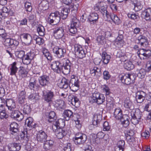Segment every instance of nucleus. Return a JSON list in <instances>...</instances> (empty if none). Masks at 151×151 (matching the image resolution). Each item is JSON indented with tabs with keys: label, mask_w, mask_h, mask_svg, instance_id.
Here are the masks:
<instances>
[{
	"label": "nucleus",
	"mask_w": 151,
	"mask_h": 151,
	"mask_svg": "<svg viewBox=\"0 0 151 151\" xmlns=\"http://www.w3.org/2000/svg\"><path fill=\"white\" fill-rule=\"evenodd\" d=\"M38 81L40 84L42 86L47 85L49 83V77L46 75H43L40 76L38 78Z\"/></svg>",
	"instance_id": "obj_19"
},
{
	"label": "nucleus",
	"mask_w": 151,
	"mask_h": 151,
	"mask_svg": "<svg viewBox=\"0 0 151 151\" xmlns=\"http://www.w3.org/2000/svg\"><path fill=\"white\" fill-rule=\"evenodd\" d=\"M93 119L92 124L91 125L89 128L93 127V128H95L99 126L100 122L102 120L101 115L100 114H95L93 116Z\"/></svg>",
	"instance_id": "obj_12"
},
{
	"label": "nucleus",
	"mask_w": 151,
	"mask_h": 151,
	"mask_svg": "<svg viewBox=\"0 0 151 151\" xmlns=\"http://www.w3.org/2000/svg\"><path fill=\"white\" fill-rule=\"evenodd\" d=\"M109 18H110L112 21L115 23H118L119 21V19L118 17L115 14H112L108 16Z\"/></svg>",
	"instance_id": "obj_54"
},
{
	"label": "nucleus",
	"mask_w": 151,
	"mask_h": 151,
	"mask_svg": "<svg viewBox=\"0 0 151 151\" xmlns=\"http://www.w3.org/2000/svg\"><path fill=\"white\" fill-rule=\"evenodd\" d=\"M31 111V109L30 106L27 104L24 105L23 109V113L26 114H28Z\"/></svg>",
	"instance_id": "obj_55"
},
{
	"label": "nucleus",
	"mask_w": 151,
	"mask_h": 151,
	"mask_svg": "<svg viewBox=\"0 0 151 151\" xmlns=\"http://www.w3.org/2000/svg\"><path fill=\"white\" fill-rule=\"evenodd\" d=\"M24 6L26 11L31 12L32 9L31 4L29 2H26L25 3Z\"/></svg>",
	"instance_id": "obj_63"
},
{
	"label": "nucleus",
	"mask_w": 151,
	"mask_h": 151,
	"mask_svg": "<svg viewBox=\"0 0 151 151\" xmlns=\"http://www.w3.org/2000/svg\"><path fill=\"white\" fill-rule=\"evenodd\" d=\"M0 36L3 40L7 37V34L5 32L4 29H0Z\"/></svg>",
	"instance_id": "obj_62"
},
{
	"label": "nucleus",
	"mask_w": 151,
	"mask_h": 151,
	"mask_svg": "<svg viewBox=\"0 0 151 151\" xmlns=\"http://www.w3.org/2000/svg\"><path fill=\"white\" fill-rule=\"evenodd\" d=\"M71 22L69 29L70 33L71 34V35H72V34H76L77 33V28L79 27L80 22L74 15L71 16Z\"/></svg>",
	"instance_id": "obj_2"
},
{
	"label": "nucleus",
	"mask_w": 151,
	"mask_h": 151,
	"mask_svg": "<svg viewBox=\"0 0 151 151\" xmlns=\"http://www.w3.org/2000/svg\"><path fill=\"white\" fill-rule=\"evenodd\" d=\"M24 55V51L22 50L17 51L15 52V55L16 57L22 59Z\"/></svg>",
	"instance_id": "obj_57"
},
{
	"label": "nucleus",
	"mask_w": 151,
	"mask_h": 151,
	"mask_svg": "<svg viewBox=\"0 0 151 151\" xmlns=\"http://www.w3.org/2000/svg\"><path fill=\"white\" fill-rule=\"evenodd\" d=\"M43 95L44 100L49 104L52 101L55 96L54 92L50 90L43 92Z\"/></svg>",
	"instance_id": "obj_11"
},
{
	"label": "nucleus",
	"mask_w": 151,
	"mask_h": 151,
	"mask_svg": "<svg viewBox=\"0 0 151 151\" xmlns=\"http://www.w3.org/2000/svg\"><path fill=\"white\" fill-rule=\"evenodd\" d=\"M8 116V115L6 114L4 110L0 111V118L1 119H2L4 118L6 119Z\"/></svg>",
	"instance_id": "obj_64"
},
{
	"label": "nucleus",
	"mask_w": 151,
	"mask_h": 151,
	"mask_svg": "<svg viewBox=\"0 0 151 151\" xmlns=\"http://www.w3.org/2000/svg\"><path fill=\"white\" fill-rule=\"evenodd\" d=\"M124 32L123 30H119L118 32V36L115 40V44L119 48L122 47L124 44Z\"/></svg>",
	"instance_id": "obj_5"
},
{
	"label": "nucleus",
	"mask_w": 151,
	"mask_h": 151,
	"mask_svg": "<svg viewBox=\"0 0 151 151\" xmlns=\"http://www.w3.org/2000/svg\"><path fill=\"white\" fill-rule=\"evenodd\" d=\"M18 69L17 66V63L15 62H13L10 65V75L12 76L15 75Z\"/></svg>",
	"instance_id": "obj_39"
},
{
	"label": "nucleus",
	"mask_w": 151,
	"mask_h": 151,
	"mask_svg": "<svg viewBox=\"0 0 151 151\" xmlns=\"http://www.w3.org/2000/svg\"><path fill=\"white\" fill-rule=\"evenodd\" d=\"M62 65L58 61L52 62L51 65V68L55 72L60 73L62 71Z\"/></svg>",
	"instance_id": "obj_16"
},
{
	"label": "nucleus",
	"mask_w": 151,
	"mask_h": 151,
	"mask_svg": "<svg viewBox=\"0 0 151 151\" xmlns=\"http://www.w3.org/2000/svg\"><path fill=\"white\" fill-rule=\"evenodd\" d=\"M87 139V137L85 136L82 137V138L74 139V141L76 144H81L84 143Z\"/></svg>",
	"instance_id": "obj_53"
},
{
	"label": "nucleus",
	"mask_w": 151,
	"mask_h": 151,
	"mask_svg": "<svg viewBox=\"0 0 151 151\" xmlns=\"http://www.w3.org/2000/svg\"><path fill=\"white\" fill-rule=\"evenodd\" d=\"M75 51L76 55L79 58L82 59L86 56V52L82 46L78 44L74 45Z\"/></svg>",
	"instance_id": "obj_9"
},
{
	"label": "nucleus",
	"mask_w": 151,
	"mask_h": 151,
	"mask_svg": "<svg viewBox=\"0 0 151 151\" xmlns=\"http://www.w3.org/2000/svg\"><path fill=\"white\" fill-rule=\"evenodd\" d=\"M22 61L24 64L28 65L30 64L31 62V60L28 58V56L26 55H24L22 58Z\"/></svg>",
	"instance_id": "obj_56"
},
{
	"label": "nucleus",
	"mask_w": 151,
	"mask_h": 151,
	"mask_svg": "<svg viewBox=\"0 0 151 151\" xmlns=\"http://www.w3.org/2000/svg\"><path fill=\"white\" fill-rule=\"evenodd\" d=\"M19 68L18 73L19 76L22 78L26 77L28 73V68L23 66L20 67Z\"/></svg>",
	"instance_id": "obj_35"
},
{
	"label": "nucleus",
	"mask_w": 151,
	"mask_h": 151,
	"mask_svg": "<svg viewBox=\"0 0 151 151\" xmlns=\"http://www.w3.org/2000/svg\"><path fill=\"white\" fill-rule=\"evenodd\" d=\"M69 101H71V103L76 107H78L80 104V102L78 99L75 96L72 95L69 96Z\"/></svg>",
	"instance_id": "obj_26"
},
{
	"label": "nucleus",
	"mask_w": 151,
	"mask_h": 151,
	"mask_svg": "<svg viewBox=\"0 0 151 151\" xmlns=\"http://www.w3.org/2000/svg\"><path fill=\"white\" fill-rule=\"evenodd\" d=\"M7 146L10 151H19L21 148L20 144L16 143H9Z\"/></svg>",
	"instance_id": "obj_23"
},
{
	"label": "nucleus",
	"mask_w": 151,
	"mask_h": 151,
	"mask_svg": "<svg viewBox=\"0 0 151 151\" xmlns=\"http://www.w3.org/2000/svg\"><path fill=\"white\" fill-rule=\"evenodd\" d=\"M102 60L103 63L105 64H107L109 61L111 56L108 55L105 52H103L101 55Z\"/></svg>",
	"instance_id": "obj_40"
},
{
	"label": "nucleus",
	"mask_w": 151,
	"mask_h": 151,
	"mask_svg": "<svg viewBox=\"0 0 151 151\" xmlns=\"http://www.w3.org/2000/svg\"><path fill=\"white\" fill-rule=\"evenodd\" d=\"M18 125L17 123L15 122L11 123L10 125V131L12 134L17 133L18 131Z\"/></svg>",
	"instance_id": "obj_38"
},
{
	"label": "nucleus",
	"mask_w": 151,
	"mask_h": 151,
	"mask_svg": "<svg viewBox=\"0 0 151 151\" xmlns=\"http://www.w3.org/2000/svg\"><path fill=\"white\" fill-rule=\"evenodd\" d=\"M120 79L124 84L129 85L133 83V75L127 73L120 76Z\"/></svg>",
	"instance_id": "obj_6"
},
{
	"label": "nucleus",
	"mask_w": 151,
	"mask_h": 151,
	"mask_svg": "<svg viewBox=\"0 0 151 151\" xmlns=\"http://www.w3.org/2000/svg\"><path fill=\"white\" fill-rule=\"evenodd\" d=\"M146 96V93L143 91L137 93L136 96L137 102L139 103L142 102L145 100Z\"/></svg>",
	"instance_id": "obj_29"
},
{
	"label": "nucleus",
	"mask_w": 151,
	"mask_h": 151,
	"mask_svg": "<svg viewBox=\"0 0 151 151\" xmlns=\"http://www.w3.org/2000/svg\"><path fill=\"white\" fill-rule=\"evenodd\" d=\"M129 117L127 115H124V116L120 121L124 127H127L129 124Z\"/></svg>",
	"instance_id": "obj_45"
},
{
	"label": "nucleus",
	"mask_w": 151,
	"mask_h": 151,
	"mask_svg": "<svg viewBox=\"0 0 151 151\" xmlns=\"http://www.w3.org/2000/svg\"><path fill=\"white\" fill-rule=\"evenodd\" d=\"M24 44L26 45H29L32 40V37L28 33H23L20 35Z\"/></svg>",
	"instance_id": "obj_21"
},
{
	"label": "nucleus",
	"mask_w": 151,
	"mask_h": 151,
	"mask_svg": "<svg viewBox=\"0 0 151 151\" xmlns=\"http://www.w3.org/2000/svg\"><path fill=\"white\" fill-rule=\"evenodd\" d=\"M89 100L90 103H96L98 104H101L104 101L105 97L102 94L94 93L92 96L89 98Z\"/></svg>",
	"instance_id": "obj_3"
},
{
	"label": "nucleus",
	"mask_w": 151,
	"mask_h": 151,
	"mask_svg": "<svg viewBox=\"0 0 151 151\" xmlns=\"http://www.w3.org/2000/svg\"><path fill=\"white\" fill-rule=\"evenodd\" d=\"M9 11V9L7 7L3 6L1 10H0V18H2L4 16L3 13H7Z\"/></svg>",
	"instance_id": "obj_58"
},
{
	"label": "nucleus",
	"mask_w": 151,
	"mask_h": 151,
	"mask_svg": "<svg viewBox=\"0 0 151 151\" xmlns=\"http://www.w3.org/2000/svg\"><path fill=\"white\" fill-rule=\"evenodd\" d=\"M105 38L102 35V33L101 32V33L99 34V35L97 36L96 39L98 42L100 44H102L103 42V41Z\"/></svg>",
	"instance_id": "obj_59"
},
{
	"label": "nucleus",
	"mask_w": 151,
	"mask_h": 151,
	"mask_svg": "<svg viewBox=\"0 0 151 151\" xmlns=\"http://www.w3.org/2000/svg\"><path fill=\"white\" fill-rule=\"evenodd\" d=\"M70 81L63 78L61 80L60 82L58 83V86L60 88H67L68 86H69Z\"/></svg>",
	"instance_id": "obj_30"
},
{
	"label": "nucleus",
	"mask_w": 151,
	"mask_h": 151,
	"mask_svg": "<svg viewBox=\"0 0 151 151\" xmlns=\"http://www.w3.org/2000/svg\"><path fill=\"white\" fill-rule=\"evenodd\" d=\"M37 31L39 35L40 36H43L45 35V29L43 26L39 25L37 27Z\"/></svg>",
	"instance_id": "obj_51"
},
{
	"label": "nucleus",
	"mask_w": 151,
	"mask_h": 151,
	"mask_svg": "<svg viewBox=\"0 0 151 151\" xmlns=\"http://www.w3.org/2000/svg\"><path fill=\"white\" fill-rule=\"evenodd\" d=\"M52 50L55 56L59 58H64L66 54V50L64 48L55 46L53 48Z\"/></svg>",
	"instance_id": "obj_8"
},
{
	"label": "nucleus",
	"mask_w": 151,
	"mask_h": 151,
	"mask_svg": "<svg viewBox=\"0 0 151 151\" xmlns=\"http://www.w3.org/2000/svg\"><path fill=\"white\" fill-rule=\"evenodd\" d=\"M54 142L52 140H46L43 145V147L45 151H47L52 149L54 146Z\"/></svg>",
	"instance_id": "obj_20"
},
{
	"label": "nucleus",
	"mask_w": 151,
	"mask_h": 151,
	"mask_svg": "<svg viewBox=\"0 0 151 151\" xmlns=\"http://www.w3.org/2000/svg\"><path fill=\"white\" fill-rule=\"evenodd\" d=\"M6 106L8 109L11 111L13 110L15 108V104L12 99H7L6 100Z\"/></svg>",
	"instance_id": "obj_36"
},
{
	"label": "nucleus",
	"mask_w": 151,
	"mask_h": 151,
	"mask_svg": "<svg viewBox=\"0 0 151 151\" xmlns=\"http://www.w3.org/2000/svg\"><path fill=\"white\" fill-rule=\"evenodd\" d=\"M4 40V44L6 47H8L10 46H17L19 44L18 41L10 38H7L6 37Z\"/></svg>",
	"instance_id": "obj_18"
},
{
	"label": "nucleus",
	"mask_w": 151,
	"mask_h": 151,
	"mask_svg": "<svg viewBox=\"0 0 151 151\" xmlns=\"http://www.w3.org/2000/svg\"><path fill=\"white\" fill-rule=\"evenodd\" d=\"M37 83V81L36 79L34 77H31L29 80L28 87L31 90L37 91L39 87Z\"/></svg>",
	"instance_id": "obj_15"
},
{
	"label": "nucleus",
	"mask_w": 151,
	"mask_h": 151,
	"mask_svg": "<svg viewBox=\"0 0 151 151\" xmlns=\"http://www.w3.org/2000/svg\"><path fill=\"white\" fill-rule=\"evenodd\" d=\"M99 19V15L96 13H92L88 17V20L91 24H94L96 23Z\"/></svg>",
	"instance_id": "obj_25"
},
{
	"label": "nucleus",
	"mask_w": 151,
	"mask_h": 151,
	"mask_svg": "<svg viewBox=\"0 0 151 151\" xmlns=\"http://www.w3.org/2000/svg\"><path fill=\"white\" fill-rule=\"evenodd\" d=\"M95 136L96 137V138L95 139L94 141L97 144L99 143L100 141L99 139H101L102 141L103 140H105L106 141H107V140L105 139V137L107 135L105 134L104 133L102 132H98L96 135L94 134Z\"/></svg>",
	"instance_id": "obj_33"
},
{
	"label": "nucleus",
	"mask_w": 151,
	"mask_h": 151,
	"mask_svg": "<svg viewBox=\"0 0 151 151\" xmlns=\"http://www.w3.org/2000/svg\"><path fill=\"white\" fill-rule=\"evenodd\" d=\"M124 106L125 108L130 110L133 109V104L129 98H126L124 101Z\"/></svg>",
	"instance_id": "obj_32"
},
{
	"label": "nucleus",
	"mask_w": 151,
	"mask_h": 151,
	"mask_svg": "<svg viewBox=\"0 0 151 151\" xmlns=\"http://www.w3.org/2000/svg\"><path fill=\"white\" fill-rule=\"evenodd\" d=\"M100 11L104 17H106L107 18L108 17V16H109V14L108 13V12L105 7L102 6V8L100 9Z\"/></svg>",
	"instance_id": "obj_60"
},
{
	"label": "nucleus",
	"mask_w": 151,
	"mask_h": 151,
	"mask_svg": "<svg viewBox=\"0 0 151 151\" xmlns=\"http://www.w3.org/2000/svg\"><path fill=\"white\" fill-rule=\"evenodd\" d=\"M132 4L134 6V9L135 11L138 12L142 8V6L140 2L137 1L136 0L132 2Z\"/></svg>",
	"instance_id": "obj_43"
},
{
	"label": "nucleus",
	"mask_w": 151,
	"mask_h": 151,
	"mask_svg": "<svg viewBox=\"0 0 151 151\" xmlns=\"http://www.w3.org/2000/svg\"><path fill=\"white\" fill-rule=\"evenodd\" d=\"M124 68L127 70H130L134 68V65L132 62L129 61L125 60V62L124 65Z\"/></svg>",
	"instance_id": "obj_47"
},
{
	"label": "nucleus",
	"mask_w": 151,
	"mask_h": 151,
	"mask_svg": "<svg viewBox=\"0 0 151 151\" xmlns=\"http://www.w3.org/2000/svg\"><path fill=\"white\" fill-rule=\"evenodd\" d=\"M69 84L70 88L73 91H76L79 88L80 82L77 78H72L70 81Z\"/></svg>",
	"instance_id": "obj_7"
},
{
	"label": "nucleus",
	"mask_w": 151,
	"mask_h": 151,
	"mask_svg": "<svg viewBox=\"0 0 151 151\" xmlns=\"http://www.w3.org/2000/svg\"><path fill=\"white\" fill-rule=\"evenodd\" d=\"M60 14L58 12L51 13L48 19V22L51 24L55 25L58 23L60 19Z\"/></svg>",
	"instance_id": "obj_4"
},
{
	"label": "nucleus",
	"mask_w": 151,
	"mask_h": 151,
	"mask_svg": "<svg viewBox=\"0 0 151 151\" xmlns=\"http://www.w3.org/2000/svg\"><path fill=\"white\" fill-rule=\"evenodd\" d=\"M11 118L17 119L18 121H20L23 118V115L17 110H14L12 111L10 114Z\"/></svg>",
	"instance_id": "obj_22"
},
{
	"label": "nucleus",
	"mask_w": 151,
	"mask_h": 151,
	"mask_svg": "<svg viewBox=\"0 0 151 151\" xmlns=\"http://www.w3.org/2000/svg\"><path fill=\"white\" fill-rule=\"evenodd\" d=\"M48 121L49 122L51 123L53 122V123L56 121L57 116H56L55 113L53 111H51L49 113L48 115Z\"/></svg>",
	"instance_id": "obj_44"
},
{
	"label": "nucleus",
	"mask_w": 151,
	"mask_h": 151,
	"mask_svg": "<svg viewBox=\"0 0 151 151\" xmlns=\"http://www.w3.org/2000/svg\"><path fill=\"white\" fill-rule=\"evenodd\" d=\"M90 73L92 76H96V77L100 76L101 75L100 69L97 67H94L90 70Z\"/></svg>",
	"instance_id": "obj_41"
},
{
	"label": "nucleus",
	"mask_w": 151,
	"mask_h": 151,
	"mask_svg": "<svg viewBox=\"0 0 151 151\" xmlns=\"http://www.w3.org/2000/svg\"><path fill=\"white\" fill-rule=\"evenodd\" d=\"M78 6L79 4H74L72 3L71 4L70 6V9L71 10L72 12L76 14L77 13Z\"/></svg>",
	"instance_id": "obj_52"
},
{
	"label": "nucleus",
	"mask_w": 151,
	"mask_h": 151,
	"mask_svg": "<svg viewBox=\"0 0 151 151\" xmlns=\"http://www.w3.org/2000/svg\"><path fill=\"white\" fill-rule=\"evenodd\" d=\"M50 2L53 3L54 1L53 0H42L39 5L38 9L40 10H46L48 8L49 3Z\"/></svg>",
	"instance_id": "obj_17"
},
{
	"label": "nucleus",
	"mask_w": 151,
	"mask_h": 151,
	"mask_svg": "<svg viewBox=\"0 0 151 151\" xmlns=\"http://www.w3.org/2000/svg\"><path fill=\"white\" fill-rule=\"evenodd\" d=\"M142 17L146 20H150L151 19V9L148 8L144 11L142 13Z\"/></svg>",
	"instance_id": "obj_31"
},
{
	"label": "nucleus",
	"mask_w": 151,
	"mask_h": 151,
	"mask_svg": "<svg viewBox=\"0 0 151 151\" xmlns=\"http://www.w3.org/2000/svg\"><path fill=\"white\" fill-rule=\"evenodd\" d=\"M30 131V130H29L27 128L24 129V130L22 132L21 134V138L24 140L26 143H27L29 140L30 136V135L29 134Z\"/></svg>",
	"instance_id": "obj_27"
},
{
	"label": "nucleus",
	"mask_w": 151,
	"mask_h": 151,
	"mask_svg": "<svg viewBox=\"0 0 151 151\" xmlns=\"http://www.w3.org/2000/svg\"><path fill=\"white\" fill-rule=\"evenodd\" d=\"M33 119L31 117H29L27 118L26 120L25 123L27 124L26 128H27L29 130H30L32 128H35L36 127L37 124H33Z\"/></svg>",
	"instance_id": "obj_28"
},
{
	"label": "nucleus",
	"mask_w": 151,
	"mask_h": 151,
	"mask_svg": "<svg viewBox=\"0 0 151 151\" xmlns=\"http://www.w3.org/2000/svg\"><path fill=\"white\" fill-rule=\"evenodd\" d=\"M47 134L42 130L39 131L37 134L36 138L37 141L40 142H43L47 138Z\"/></svg>",
	"instance_id": "obj_14"
},
{
	"label": "nucleus",
	"mask_w": 151,
	"mask_h": 151,
	"mask_svg": "<svg viewBox=\"0 0 151 151\" xmlns=\"http://www.w3.org/2000/svg\"><path fill=\"white\" fill-rule=\"evenodd\" d=\"M53 34L55 38L60 39L64 36V29L61 27H57L54 29Z\"/></svg>",
	"instance_id": "obj_13"
},
{
	"label": "nucleus",
	"mask_w": 151,
	"mask_h": 151,
	"mask_svg": "<svg viewBox=\"0 0 151 151\" xmlns=\"http://www.w3.org/2000/svg\"><path fill=\"white\" fill-rule=\"evenodd\" d=\"M55 107H59L60 109H63L65 107L64 101L61 100H57L53 102Z\"/></svg>",
	"instance_id": "obj_42"
},
{
	"label": "nucleus",
	"mask_w": 151,
	"mask_h": 151,
	"mask_svg": "<svg viewBox=\"0 0 151 151\" xmlns=\"http://www.w3.org/2000/svg\"><path fill=\"white\" fill-rule=\"evenodd\" d=\"M147 41L146 37L142 35H140L136 38L135 42L136 44L142 46L145 42H147Z\"/></svg>",
	"instance_id": "obj_24"
},
{
	"label": "nucleus",
	"mask_w": 151,
	"mask_h": 151,
	"mask_svg": "<svg viewBox=\"0 0 151 151\" xmlns=\"http://www.w3.org/2000/svg\"><path fill=\"white\" fill-rule=\"evenodd\" d=\"M128 17L132 20L137 21L139 17L137 13H135L133 12H130L127 14Z\"/></svg>",
	"instance_id": "obj_49"
},
{
	"label": "nucleus",
	"mask_w": 151,
	"mask_h": 151,
	"mask_svg": "<svg viewBox=\"0 0 151 151\" xmlns=\"http://www.w3.org/2000/svg\"><path fill=\"white\" fill-rule=\"evenodd\" d=\"M145 51V50L144 49H140L139 51H138V52L139 56L141 60L145 59V58L144 57Z\"/></svg>",
	"instance_id": "obj_61"
},
{
	"label": "nucleus",
	"mask_w": 151,
	"mask_h": 151,
	"mask_svg": "<svg viewBox=\"0 0 151 151\" xmlns=\"http://www.w3.org/2000/svg\"><path fill=\"white\" fill-rule=\"evenodd\" d=\"M142 113L139 109L136 110H133L132 111L131 114V116L135 117L138 119H141L142 116Z\"/></svg>",
	"instance_id": "obj_46"
},
{
	"label": "nucleus",
	"mask_w": 151,
	"mask_h": 151,
	"mask_svg": "<svg viewBox=\"0 0 151 151\" xmlns=\"http://www.w3.org/2000/svg\"><path fill=\"white\" fill-rule=\"evenodd\" d=\"M64 60L63 65H62V72L65 74H67L70 71L71 63L70 60L67 59L63 58Z\"/></svg>",
	"instance_id": "obj_10"
},
{
	"label": "nucleus",
	"mask_w": 151,
	"mask_h": 151,
	"mask_svg": "<svg viewBox=\"0 0 151 151\" xmlns=\"http://www.w3.org/2000/svg\"><path fill=\"white\" fill-rule=\"evenodd\" d=\"M114 117L116 119L120 120L122 119L124 115L122 114V112L121 109H116L114 110Z\"/></svg>",
	"instance_id": "obj_34"
},
{
	"label": "nucleus",
	"mask_w": 151,
	"mask_h": 151,
	"mask_svg": "<svg viewBox=\"0 0 151 151\" xmlns=\"http://www.w3.org/2000/svg\"><path fill=\"white\" fill-rule=\"evenodd\" d=\"M73 112L70 110H65L63 113V116L64 119L66 121H68L73 116Z\"/></svg>",
	"instance_id": "obj_37"
},
{
	"label": "nucleus",
	"mask_w": 151,
	"mask_h": 151,
	"mask_svg": "<svg viewBox=\"0 0 151 151\" xmlns=\"http://www.w3.org/2000/svg\"><path fill=\"white\" fill-rule=\"evenodd\" d=\"M137 76L139 78L142 79L144 78L146 74L145 70L142 68L140 69H137L136 71Z\"/></svg>",
	"instance_id": "obj_48"
},
{
	"label": "nucleus",
	"mask_w": 151,
	"mask_h": 151,
	"mask_svg": "<svg viewBox=\"0 0 151 151\" xmlns=\"http://www.w3.org/2000/svg\"><path fill=\"white\" fill-rule=\"evenodd\" d=\"M70 11V9L68 8H63L61 12L60 17L63 19H65L67 17L68 12Z\"/></svg>",
	"instance_id": "obj_50"
},
{
	"label": "nucleus",
	"mask_w": 151,
	"mask_h": 151,
	"mask_svg": "<svg viewBox=\"0 0 151 151\" xmlns=\"http://www.w3.org/2000/svg\"><path fill=\"white\" fill-rule=\"evenodd\" d=\"M61 123L65 125L62 119H58L53 123L52 126L53 131L55 133L57 137L59 139L63 138L67 134V132L65 129L62 128L63 127L61 125Z\"/></svg>",
	"instance_id": "obj_1"
}]
</instances>
